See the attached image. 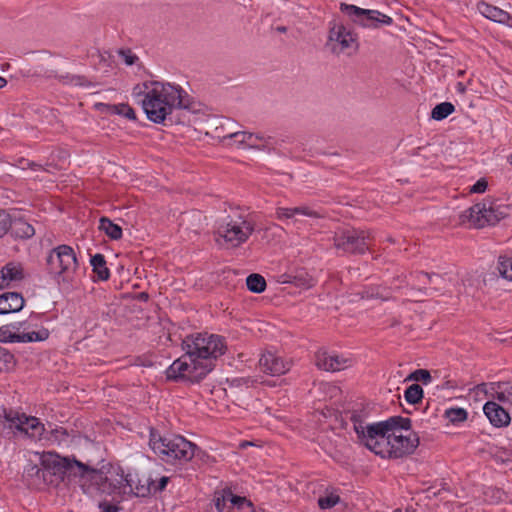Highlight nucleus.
<instances>
[{
    "mask_svg": "<svg viewBox=\"0 0 512 512\" xmlns=\"http://www.w3.org/2000/svg\"><path fill=\"white\" fill-rule=\"evenodd\" d=\"M185 354L175 360L166 370L168 380L200 382L214 368V360L226 349L225 339L220 335L199 333L183 341Z\"/></svg>",
    "mask_w": 512,
    "mask_h": 512,
    "instance_id": "f257e3e1",
    "label": "nucleus"
},
{
    "mask_svg": "<svg viewBox=\"0 0 512 512\" xmlns=\"http://www.w3.org/2000/svg\"><path fill=\"white\" fill-rule=\"evenodd\" d=\"M135 95H144L142 107L147 118L157 124H162L174 108L190 109V96L180 86L158 81L145 82L134 87Z\"/></svg>",
    "mask_w": 512,
    "mask_h": 512,
    "instance_id": "f03ea898",
    "label": "nucleus"
},
{
    "mask_svg": "<svg viewBox=\"0 0 512 512\" xmlns=\"http://www.w3.org/2000/svg\"><path fill=\"white\" fill-rule=\"evenodd\" d=\"M149 445L151 449L166 463L174 464L176 461H190L198 450L192 442L180 435L161 436L151 429Z\"/></svg>",
    "mask_w": 512,
    "mask_h": 512,
    "instance_id": "7ed1b4c3",
    "label": "nucleus"
},
{
    "mask_svg": "<svg viewBox=\"0 0 512 512\" xmlns=\"http://www.w3.org/2000/svg\"><path fill=\"white\" fill-rule=\"evenodd\" d=\"M255 230L252 221L239 208L231 209L230 213L217 224L216 239L222 238L231 247H239L245 243Z\"/></svg>",
    "mask_w": 512,
    "mask_h": 512,
    "instance_id": "20e7f679",
    "label": "nucleus"
},
{
    "mask_svg": "<svg viewBox=\"0 0 512 512\" xmlns=\"http://www.w3.org/2000/svg\"><path fill=\"white\" fill-rule=\"evenodd\" d=\"M47 271L58 283L73 281L78 269V260L74 249L66 244L50 250L46 257Z\"/></svg>",
    "mask_w": 512,
    "mask_h": 512,
    "instance_id": "39448f33",
    "label": "nucleus"
},
{
    "mask_svg": "<svg viewBox=\"0 0 512 512\" xmlns=\"http://www.w3.org/2000/svg\"><path fill=\"white\" fill-rule=\"evenodd\" d=\"M419 445V437L416 433L404 436L401 433H387L383 438L375 440V448L370 451L382 458L398 459L411 455Z\"/></svg>",
    "mask_w": 512,
    "mask_h": 512,
    "instance_id": "423d86ee",
    "label": "nucleus"
},
{
    "mask_svg": "<svg viewBox=\"0 0 512 512\" xmlns=\"http://www.w3.org/2000/svg\"><path fill=\"white\" fill-rule=\"evenodd\" d=\"M84 467L83 471L78 472L77 478L85 492L93 490L111 495L123 487V474L115 479L112 478V475L108 476L111 474V466L107 470L106 466L96 469L84 463Z\"/></svg>",
    "mask_w": 512,
    "mask_h": 512,
    "instance_id": "0eeeda50",
    "label": "nucleus"
},
{
    "mask_svg": "<svg viewBox=\"0 0 512 512\" xmlns=\"http://www.w3.org/2000/svg\"><path fill=\"white\" fill-rule=\"evenodd\" d=\"M40 465L46 469V476L53 480L51 485L57 486L66 479L77 478L79 471L84 470V463L75 458L62 457L55 452H44L40 456Z\"/></svg>",
    "mask_w": 512,
    "mask_h": 512,
    "instance_id": "6e6552de",
    "label": "nucleus"
},
{
    "mask_svg": "<svg viewBox=\"0 0 512 512\" xmlns=\"http://www.w3.org/2000/svg\"><path fill=\"white\" fill-rule=\"evenodd\" d=\"M373 240L374 236L370 230L342 228L335 231L333 245L342 253L362 255L366 251H371Z\"/></svg>",
    "mask_w": 512,
    "mask_h": 512,
    "instance_id": "1a4fd4ad",
    "label": "nucleus"
},
{
    "mask_svg": "<svg viewBox=\"0 0 512 512\" xmlns=\"http://www.w3.org/2000/svg\"><path fill=\"white\" fill-rule=\"evenodd\" d=\"M328 46L333 54L351 56L358 51L357 35L341 23H334L329 30Z\"/></svg>",
    "mask_w": 512,
    "mask_h": 512,
    "instance_id": "9d476101",
    "label": "nucleus"
},
{
    "mask_svg": "<svg viewBox=\"0 0 512 512\" xmlns=\"http://www.w3.org/2000/svg\"><path fill=\"white\" fill-rule=\"evenodd\" d=\"M3 417L10 428H15L29 438L40 439L44 432V425L36 417H28L14 409H3Z\"/></svg>",
    "mask_w": 512,
    "mask_h": 512,
    "instance_id": "9b49d317",
    "label": "nucleus"
},
{
    "mask_svg": "<svg viewBox=\"0 0 512 512\" xmlns=\"http://www.w3.org/2000/svg\"><path fill=\"white\" fill-rule=\"evenodd\" d=\"M340 9L342 12L350 16L355 23H358L363 27L378 28L382 25H390L392 23L391 17L377 10L363 9L355 5L345 3L341 4Z\"/></svg>",
    "mask_w": 512,
    "mask_h": 512,
    "instance_id": "f8f14e48",
    "label": "nucleus"
},
{
    "mask_svg": "<svg viewBox=\"0 0 512 512\" xmlns=\"http://www.w3.org/2000/svg\"><path fill=\"white\" fill-rule=\"evenodd\" d=\"M367 413L364 411L353 410L350 412V421L353 424V430L357 435V441L370 450L375 448V440L379 438V433H370V428H375L376 423H366Z\"/></svg>",
    "mask_w": 512,
    "mask_h": 512,
    "instance_id": "ddd939ff",
    "label": "nucleus"
},
{
    "mask_svg": "<svg viewBox=\"0 0 512 512\" xmlns=\"http://www.w3.org/2000/svg\"><path fill=\"white\" fill-rule=\"evenodd\" d=\"M510 205L500 203L498 199L485 198L482 201V227L497 225L509 215Z\"/></svg>",
    "mask_w": 512,
    "mask_h": 512,
    "instance_id": "4468645a",
    "label": "nucleus"
},
{
    "mask_svg": "<svg viewBox=\"0 0 512 512\" xmlns=\"http://www.w3.org/2000/svg\"><path fill=\"white\" fill-rule=\"evenodd\" d=\"M412 421L410 418L402 416H392L385 421L376 422L375 428H370V433L377 434L383 438L387 433H397L400 430L409 431L411 429Z\"/></svg>",
    "mask_w": 512,
    "mask_h": 512,
    "instance_id": "2eb2a0df",
    "label": "nucleus"
},
{
    "mask_svg": "<svg viewBox=\"0 0 512 512\" xmlns=\"http://www.w3.org/2000/svg\"><path fill=\"white\" fill-rule=\"evenodd\" d=\"M23 479L29 488L41 490L51 485L53 480L46 476V469L34 463H29L24 468Z\"/></svg>",
    "mask_w": 512,
    "mask_h": 512,
    "instance_id": "dca6fc26",
    "label": "nucleus"
},
{
    "mask_svg": "<svg viewBox=\"0 0 512 512\" xmlns=\"http://www.w3.org/2000/svg\"><path fill=\"white\" fill-rule=\"evenodd\" d=\"M316 365L319 369L336 372L351 365V360L338 355L329 354L327 351L319 350L316 355Z\"/></svg>",
    "mask_w": 512,
    "mask_h": 512,
    "instance_id": "f3484780",
    "label": "nucleus"
},
{
    "mask_svg": "<svg viewBox=\"0 0 512 512\" xmlns=\"http://www.w3.org/2000/svg\"><path fill=\"white\" fill-rule=\"evenodd\" d=\"M123 486H128L137 497H147L151 495V475H139L129 472L123 475Z\"/></svg>",
    "mask_w": 512,
    "mask_h": 512,
    "instance_id": "a211bd4d",
    "label": "nucleus"
},
{
    "mask_svg": "<svg viewBox=\"0 0 512 512\" xmlns=\"http://www.w3.org/2000/svg\"><path fill=\"white\" fill-rule=\"evenodd\" d=\"M482 411L494 427L508 426L511 421L509 413L495 401L486 402L482 407Z\"/></svg>",
    "mask_w": 512,
    "mask_h": 512,
    "instance_id": "6ab92c4d",
    "label": "nucleus"
},
{
    "mask_svg": "<svg viewBox=\"0 0 512 512\" xmlns=\"http://www.w3.org/2000/svg\"><path fill=\"white\" fill-rule=\"evenodd\" d=\"M224 138L234 139L239 146L262 149L270 144V137L254 134L246 131H238L225 136Z\"/></svg>",
    "mask_w": 512,
    "mask_h": 512,
    "instance_id": "aec40b11",
    "label": "nucleus"
},
{
    "mask_svg": "<svg viewBox=\"0 0 512 512\" xmlns=\"http://www.w3.org/2000/svg\"><path fill=\"white\" fill-rule=\"evenodd\" d=\"M259 365L263 372L271 375H281L290 369L289 363L270 352L261 356Z\"/></svg>",
    "mask_w": 512,
    "mask_h": 512,
    "instance_id": "412c9836",
    "label": "nucleus"
},
{
    "mask_svg": "<svg viewBox=\"0 0 512 512\" xmlns=\"http://www.w3.org/2000/svg\"><path fill=\"white\" fill-rule=\"evenodd\" d=\"M24 278V270L20 264L10 262L0 270V289L10 287Z\"/></svg>",
    "mask_w": 512,
    "mask_h": 512,
    "instance_id": "4be33fe9",
    "label": "nucleus"
},
{
    "mask_svg": "<svg viewBox=\"0 0 512 512\" xmlns=\"http://www.w3.org/2000/svg\"><path fill=\"white\" fill-rule=\"evenodd\" d=\"M19 343L42 342L48 339L50 332L47 328L41 327L38 330L31 329V325L26 322L19 323Z\"/></svg>",
    "mask_w": 512,
    "mask_h": 512,
    "instance_id": "5701e85b",
    "label": "nucleus"
},
{
    "mask_svg": "<svg viewBox=\"0 0 512 512\" xmlns=\"http://www.w3.org/2000/svg\"><path fill=\"white\" fill-rule=\"evenodd\" d=\"M25 300L22 294L17 292H5L0 295V314L19 312L24 306Z\"/></svg>",
    "mask_w": 512,
    "mask_h": 512,
    "instance_id": "b1692460",
    "label": "nucleus"
},
{
    "mask_svg": "<svg viewBox=\"0 0 512 512\" xmlns=\"http://www.w3.org/2000/svg\"><path fill=\"white\" fill-rule=\"evenodd\" d=\"M458 225L468 229L480 228V204L476 203L458 216Z\"/></svg>",
    "mask_w": 512,
    "mask_h": 512,
    "instance_id": "393cba45",
    "label": "nucleus"
},
{
    "mask_svg": "<svg viewBox=\"0 0 512 512\" xmlns=\"http://www.w3.org/2000/svg\"><path fill=\"white\" fill-rule=\"evenodd\" d=\"M11 236L15 239H30L35 235L34 227L22 218L12 219V225L9 228Z\"/></svg>",
    "mask_w": 512,
    "mask_h": 512,
    "instance_id": "a878e982",
    "label": "nucleus"
},
{
    "mask_svg": "<svg viewBox=\"0 0 512 512\" xmlns=\"http://www.w3.org/2000/svg\"><path fill=\"white\" fill-rule=\"evenodd\" d=\"M410 275L415 279V281L418 284V287L416 284H413L411 286V289L417 290L424 295H428V289L426 287L428 283H434L435 280H442V277L439 274L428 273L424 271H415L412 272Z\"/></svg>",
    "mask_w": 512,
    "mask_h": 512,
    "instance_id": "bb28decb",
    "label": "nucleus"
},
{
    "mask_svg": "<svg viewBox=\"0 0 512 512\" xmlns=\"http://www.w3.org/2000/svg\"><path fill=\"white\" fill-rule=\"evenodd\" d=\"M93 272L97 275V279L100 281H106L110 277V271L106 266V260L104 255L97 253L91 257L90 260Z\"/></svg>",
    "mask_w": 512,
    "mask_h": 512,
    "instance_id": "cd10ccee",
    "label": "nucleus"
},
{
    "mask_svg": "<svg viewBox=\"0 0 512 512\" xmlns=\"http://www.w3.org/2000/svg\"><path fill=\"white\" fill-rule=\"evenodd\" d=\"M482 6H484V10H482V16L488 18L489 20L498 23H505L510 19L509 13L498 7L485 4L483 1Z\"/></svg>",
    "mask_w": 512,
    "mask_h": 512,
    "instance_id": "c85d7f7f",
    "label": "nucleus"
},
{
    "mask_svg": "<svg viewBox=\"0 0 512 512\" xmlns=\"http://www.w3.org/2000/svg\"><path fill=\"white\" fill-rule=\"evenodd\" d=\"M99 229L112 240H119L122 237V228L107 217L100 218Z\"/></svg>",
    "mask_w": 512,
    "mask_h": 512,
    "instance_id": "c756f323",
    "label": "nucleus"
},
{
    "mask_svg": "<svg viewBox=\"0 0 512 512\" xmlns=\"http://www.w3.org/2000/svg\"><path fill=\"white\" fill-rule=\"evenodd\" d=\"M19 323L0 327V342L15 343L19 338Z\"/></svg>",
    "mask_w": 512,
    "mask_h": 512,
    "instance_id": "7c9ffc66",
    "label": "nucleus"
},
{
    "mask_svg": "<svg viewBox=\"0 0 512 512\" xmlns=\"http://www.w3.org/2000/svg\"><path fill=\"white\" fill-rule=\"evenodd\" d=\"M247 288L254 293H262L266 289L265 278L257 273L250 274L246 279Z\"/></svg>",
    "mask_w": 512,
    "mask_h": 512,
    "instance_id": "2f4dec72",
    "label": "nucleus"
},
{
    "mask_svg": "<svg viewBox=\"0 0 512 512\" xmlns=\"http://www.w3.org/2000/svg\"><path fill=\"white\" fill-rule=\"evenodd\" d=\"M455 111V107L450 102H442L440 104H437L432 112L431 117L434 120L440 121L445 118H447L450 114H452Z\"/></svg>",
    "mask_w": 512,
    "mask_h": 512,
    "instance_id": "473e14b6",
    "label": "nucleus"
},
{
    "mask_svg": "<svg viewBox=\"0 0 512 512\" xmlns=\"http://www.w3.org/2000/svg\"><path fill=\"white\" fill-rule=\"evenodd\" d=\"M362 298L388 300L391 295L386 288L380 286L365 288L361 293Z\"/></svg>",
    "mask_w": 512,
    "mask_h": 512,
    "instance_id": "72a5a7b5",
    "label": "nucleus"
},
{
    "mask_svg": "<svg viewBox=\"0 0 512 512\" xmlns=\"http://www.w3.org/2000/svg\"><path fill=\"white\" fill-rule=\"evenodd\" d=\"M423 389L419 384L410 385L404 392L405 400L409 404H418L423 399Z\"/></svg>",
    "mask_w": 512,
    "mask_h": 512,
    "instance_id": "f704fd0d",
    "label": "nucleus"
},
{
    "mask_svg": "<svg viewBox=\"0 0 512 512\" xmlns=\"http://www.w3.org/2000/svg\"><path fill=\"white\" fill-rule=\"evenodd\" d=\"M16 359L7 349L0 346V371H10L14 369Z\"/></svg>",
    "mask_w": 512,
    "mask_h": 512,
    "instance_id": "c9c22d12",
    "label": "nucleus"
},
{
    "mask_svg": "<svg viewBox=\"0 0 512 512\" xmlns=\"http://www.w3.org/2000/svg\"><path fill=\"white\" fill-rule=\"evenodd\" d=\"M498 270L503 278L512 281V257H499Z\"/></svg>",
    "mask_w": 512,
    "mask_h": 512,
    "instance_id": "e433bc0d",
    "label": "nucleus"
},
{
    "mask_svg": "<svg viewBox=\"0 0 512 512\" xmlns=\"http://www.w3.org/2000/svg\"><path fill=\"white\" fill-rule=\"evenodd\" d=\"M494 390L487 389V384L482 382V392H484L486 395L492 396V398L497 399L500 403H505L508 401V394L503 389V386L501 388H497V386H494Z\"/></svg>",
    "mask_w": 512,
    "mask_h": 512,
    "instance_id": "4c0bfd02",
    "label": "nucleus"
},
{
    "mask_svg": "<svg viewBox=\"0 0 512 512\" xmlns=\"http://www.w3.org/2000/svg\"><path fill=\"white\" fill-rule=\"evenodd\" d=\"M484 496V501L488 503H497L502 500L504 496V491L499 488L489 487L485 491L482 492Z\"/></svg>",
    "mask_w": 512,
    "mask_h": 512,
    "instance_id": "58836bf2",
    "label": "nucleus"
},
{
    "mask_svg": "<svg viewBox=\"0 0 512 512\" xmlns=\"http://www.w3.org/2000/svg\"><path fill=\"white\" fill-rule=\"evenodd\" d=\"M228 503V491L224 490L221 494H215L214 504L218 512H229L230 507Z\"/></svg>",
    "mask_w": 512,
    "mask_h": 512,
    "instance_id": "ea45409f",
    "label": "nucleus"
},
{
    "mask_svg": "<svg viewBox=\"0 0 512 512\" xmlns=\"http://www.w3.org/2000/svg\"><path fill=\"white\" fill-rule=\"evenodd\" d=\"M445 416L450 422L458 423L467 418V412L462 408H451L445 411Z\"/></svg>",
    "mask_w": 512,
    "mask_h": 512,
    "instance_id": "a19ab883",
    "label": "nucleus"
},
{
    "mask_svg": "<svg viewBox=\"0 0 512 512\" xmlns=\"http://www.w3.org/2000/svg\"><path fill=\"white\" fill-rule=\"evenodd\" d=\"M406 380H413L417 382H422L423 384L427 385L431 382L432 377L428 370L426 369H417L413 371L409 376L406 378Z\"/></svg>",
    "mask_w": 512,
    "mask_h": 512,
    "instance_id": "79ce46f5",
    "label": "nucleus"
},
{
    "mask_svg": "<svg viewBox=\"0 0 512 512\" xmlns=\"http://www.w3.org/2000/svg\"><path fill=\"white\" fill-rule=\"evenodd\" d=\"M117 112L115 115H121L129 120H136V113L134 109L127 103H121L116 105Z\"/></svg>",
    "mask_w": 512,
    "mask_h": 512,
    "instance_id": "37998d69",
    "label": "nucleus"
},
{
    "mask_svg": "<svg viewBox=\"0 0 512 512\" xmlns=\"http://www.w3.org/2000/svg\"><path fill=\"white\" fill-rule=\"evenodd\" d=\"M12 225V218L5 210H0V238H2Z\"/></svg>",
    "mask_w": 512,
    "mask_h": 512,
    "instance_id": "c03bdc74",
    "label": "nucleus"
},
{
    "mask_svg": "<svg viewBox=\"0 0 512 512\" xmlns=\"http://www.w3.org/2000/svg\"><path fill=\"white\" fill-rule=\"evenodd\" d=\"M339 501L340 498L338 495L330 494L325 497H320L318 499V505L321 509H329L334 507Z\"/></svg>",
    "mask_w": 512,
    "mask_h": 512,
    "instance_id": "a18cd8bd",
    "label": "nucleus"
},
{
    "mask_svg": "<svg viewBox=\"0 0 512 512\" xmlns=\"http://www.w3.org/2000/svg\"><path fill=\"white\" fill-rule=\"evenodd\" d=\"M491 461L495 464H508L512 461V453L506 450H499L491 455Z\"/></svg>",
    "mask_w": 512,
    "mask_h": 512,
    "instance_id": "49530a36",
    "label": "nucleus"
},
{
    "mask_svg": "<svg viewBox=\"0 0 512 512\" xmlns=\"http://www.w3.org/2000/svg\"><path fill=\"white\" fill-rule=\"evenodd\" d=\"M169 481L170 478L167 476H162L159 478V480H156L151 476V495L163 491L166 488Z\"/></svg>",
    "mask_w": 512,
    "mask_h": 512,
    "instance_id": "de8ad7c7",
    "label": "nucleus"
},
{
    "mask_svg": "<svg viewBox=\"0 0 512 512\" xmlns=\"http://www.w3.org/2000/svg\"><path fill=\"white\" fill-rule=\"evenodd\" d=\"M296 215L293 208L277 207L275 216L278 220L291 219Z\"/></svg>",
    "mask_w": 512,
    "mask_h": 512,
    "instance_id": "09e8293b",
    "label": "nucleus"
},
{
    "mask_svg": "<svg viewBox=\"0 0 512 512\" xmlns=\"http://www.w3.org/2000/svg\"><path fill=\"white\" fill-rule=\"evenodd\" d=\"M119 55L128 66L134 65L138 60V57L130 49L120 50Z\"/></svg>",
    "mask_w": 512,
    "mask_h": 512,
    "instance_id": "8fccbe9b",
    "label": "nucleus"
},
{
    "mask_svg": "<svg viewBox=\"0 0 512 512\" xmlns=\"http://www.w3.org/2000/svg\"><path fill=\"white\" fill-rule=\"evenodd\" d=\"M95 109L101 113L109 114V115H115V112H117L116 104H106V103H96L94 105Z\"/></svg>",
    "mask_w": 512,
    "mask_h": 512,
    "instance_id": "3c124183",
    "label": "nucleus"
},
{
    "mask_svg": "<svg viewBox=\"0 0 512 512\" xmlns=\"http://www.w3.org/2000/svg\"><path fill=\"white\" fill-rule=\"evenodd\" d=\"M294 211L296 215H304L312 218H320L321 215L315 211L310 209L309 207L302 206V207H294Z\"/></svg>",
    "mask_w": 512,
    "mask_h": 512,
    "instance_id": "603ef678",
    "label": "nucleus"
},
{
    "mask_svg": "<svg viewBox=\"0 0 512 512\" xmlns=\"http://www.w3.org/2000/svg\"><path fill=\"white\" fill-rule=\"evenodd\" d=\"M228 498H229V507L232 508L237 506L240 508L243 504L247 503L246 498L234 495L231 491L228 490Z\"/></svg>",
    "mask_w": 512,
    "mask_h": 512,
    "instance_id": "864d4df0",
    "label": "nucleus"
},
{
    "mask_svg": "<svg viewBox=\"0 0 512 512\" xmlns=\"http://www.w3.org/2000/svg\"><path fill=\"white\" fill-rule=\"evenodd\" d=\"M494 386H497V388H501L503 386V389L506 391L508 395L512 396V383L511 382H496L491 383L490 389L494 390Z\"/></svg>",
    "mask_w": 512,
    "mask_h": 512,
    "instance_id": "5fc2aeb1",
    "label": "nucleus"
},
{
    "mask_svg": "<svg viewBox=\"0 0 512 512\" xmlns=\"http://www.w3.org/2000/svg\"><path fill=\"white\" fill-rule=\"evenodd\" d=\"M393 282H397L396 288H401L403 284H406V276L405 275H398L393 279Z\"/></svg>",
    "mask_w": 512,
    "mask_h": 512,
    "instance_id": "6e6d98bb",
    "label": "nucleus"
},
{
    "mask_svg": "<svg viewBox=\"0 0 512 512\" xmlns=\"http://www.w3.org/2000/svg\"><path fill=\"white\" fill-rule=\"evenodd\" d=\"M469 193H480V179L470 188Z\"/></svg>",
    "mask_w": 512,
    "mask_h": 512,
    "instance_id": "4d7b16f0",
    "label": "nucleus"
},
{
    "mask_svg": "<svg viewBox=\"0 0 512 512\" xmlns=\"http://www.w3.org/2000/svg\"><path fill=\"white\" fill-rule=\"evenodd\" d=\"M28 162H29V160L24 159V158H20L18 160L17 166L22 168V169H26V168H28Z\"/></svg>",
    "mask_w": 512,
    "mask_h": 512,
    "instance_id": "13d9d810",
    "label": "nucleus"
},
{
    "mask_svg": "<svg viewBox=\"0 0 512 512\" xmlns=\"http://www.w3.org/2000/svg\"><path fill=\"white\" fill-rule=\"evenodd\" d=\"M118 511V508L114 505H110V504H107L104 509H103V512H117Z\"/></svg>",
    "mask_w": 512,
    "mask_h": 512,
    "instance_id": "bf43d9fd",
    "label": "nucleus"
},
{
    "mask_svg": "<svg viewBox=\"0 0 512 512\" xmlns=\"http://www.w3.org/2000/svg\"><path fill=\"white\" fill-rule=\"evenodd\" d=\"M456 90L459 92V93H464L465 90H466V87L463 83L461 82H458L457 85H456Z\"/></svg>",
    "mask_w": 512,
    "mask_h": 512,
    "instance_id": "052dcab7",
    "label": "nucleus"
},
{
    "mask_svg": "<svg viewBox=\"0 0 512 512\" xmlns=\"http://www.w3.org/2000/svg\"><path fill=\"white\" fill-rule=\"evenodd\" d=\"M40 167H41V165H39L35 162H31V161L28 162V168H30V169L37 170Z\"/></svg>",
    "mask_w": 512,
    "mask_h": 512,
    "instance_id": "680f3d73",
    "label": "nucleus"
},
{
    "mask_svg": "<svg viewBox=\"0 0 512 512\" xmlns=\"http://www.w3.org/2000/svg\"><path fill=\"white\" fill-rule=\"evenodd\" d=\"M138 298H139L140 300H144V301H146V300H148V294H147V293H145V292H141V293L139 294Z\"/></svg>",
    "mask_w": 512,
    "mask_h": 512,
    "instance_id": "e2e57ef3",
    "label": "nucleus"
},
{
    "mask_svg": "<svg viewBox=\"0 0 512 512\" xmlns=\"http://www.w3.org/2000/svg\"><path fill=\"white\" fill-rule=\"evenodd\" d=\"M487 186H488L487 181L484 178H482V193H484L486 191Z\"/></svg>",
    "mask_w": 512,
    "mask_h": 512,
    "instance_id": "0e129e2a",
    "label": "nucleus"
},
{
    "mask_svg": "<svg viewBox=\"0 0 512 512\" xmlns=\"http://www.w3.org/2000/svg\"><path fill=\"white\" fill-rule=\"evenodd\" d=\"M6 84V79L0 76V88H3L4 86H6Z\"/></svg>",
    "mask_w": 512,
    "mask_h": 512,
    "instance_id": "69168bd1",
    "label": "nucleus"
},
{
    "mask_svg": "<svg viewBox=\"0 0 512 512\" xmlns=\"http://www.w3.org/2000/svg\"><path fill=\"white\" fill-rule=\"evenodd\" d=\"M277 30H278L279 32L284 33V32H286V27H284V26H280V27H278V28H277Z\"/></svg>",
    "mask_w": 512,
    "mask_h": 512,
    "instance_id": "338daca9",
    "label": "nucleus"
},
{
    "mask_svg": "<svg viewBox=\"0 0 512 512\" xmlns=\"http://www.w3.org/2000/svg\"><path fill=\"white\" fill-rule=\"evenodd\" d=\"M242 380L243 379H236V380H233V383H237V385H239Z\"/></svg>",
    "mask_w": 512,
    "mask_h": 512,
    "instance_id": "774afa93",
    "label": "nucleus"
}]
</instances>
